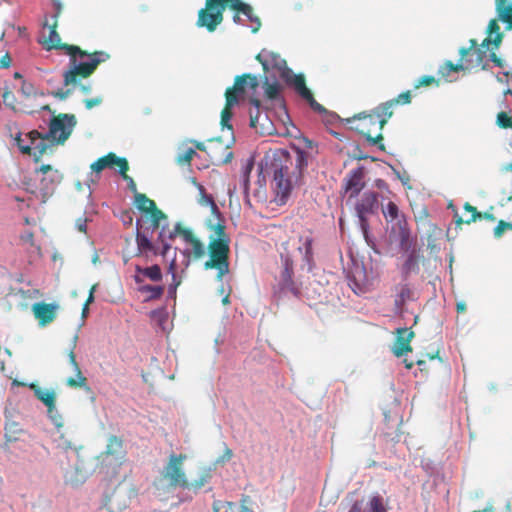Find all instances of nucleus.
I'll return each instance as SVG.
<instances>
[{
    "label": "nucleus",
    "mask_w": 512,
    "mask_h": 512,
    "mask_svg": "<svg viewBox=\"0 0 512 512\" xmlns=\"http://www.w3.org/2000/svg\"><path fill=\"white\" fill-rule=\"evenodd\" d=\"M292 157L285 148H277L265 153L258 163L257 184L265 187L267 176H272L273 202L277 206H285L294 190V182L290 176Z\"/></svg>",
    "instance_id": "nucleus-1"
},
{
    "label": "nucleus",
    "mask_w": 512,
    "mask_h": 512,
    "mask_svg": "<svg viewBox=\"0 0 512 512\" xmlns=\"http://www.w3.org/2000/svg\"><path fill=\"white\" fill-rule=\"evenodd\" d=\"M77 124L75 115L59 114L50 119L48 131L41 133L31 130L26 134L32 147L31 155L34 162H39L42 156L56 144H63L72 134Z\"/></svg>",
    "instance_id": "nucleus-2"
},
{
    "label": "nucleus",
    "mask_w": 512,
    "mask_h": 512,
    "mask_svg": "<svg viewBox=\"0 0 512 512\" xmlns=\"http://www.w3.org/2000/svg\"><path fill=\"white\" fill-rule=\"evenodd\" d=\"M487 33L488 36L482 42L481 47H478V43L475 39H471L469 41L470 46L468 48L461 47L459 49V54L462 61H465L466 64H469V70L482 64L484 58L486 57L485 49H498L502 42L503 33L500 31V26L497 23V20H490L487 26Z\"/></svg>",
    "instance_id": "nucleus-3"
},
{
    "label": "nucleus",
    "mask_w": 512,
    "mask_h": 512,
    "mask_svg": "<svg viewBox=\"0 0 512 512\" xmlns=\"http://www.w3.org/2000/svg\"><path fill=\"white\" fill-rule=\"evenodd\" d=\"M258 84L259 83L257 77L255 75L247 73L236 76L233 87L228 88L226 90V106L221 112L222 130L227 129L230 131L231 134V140L226 145V148H229L235 142L233 126L231 123L233 117V113L231 110L233 109L234 106H236L239 103V98L244 94L245 87L255 90L258 87Z\"/></svg>",
    "instance_id": "nucleus-4"
},
{
    "label": "nucleus",
    "mask_w": 512,
    "mask_h": 512,
    "mask_svg": "<svg viewBox=\"0 0 512 512\" xmlns=\"http://www.w3.org/2000/svg\"><path fill=\"white\" fill-rule=\"evenodd\" d=\"M380 195L374 191H365L355 203V216L358 219V227L367 245L374 251L376 242L370 231L369 215H377L380 209Z\"/></svg>",
    "instance_id": "nucleus-5"
},
{
    "label": "nucleus",
    "mask_w": 512,
    "mask_h": 512,
    "mask_svg": "<svg viewBox=\"0 0 512 512\" xmlns=\"http://www.w3.org/2000/svg\"><path fill=\"white\" fill-rule=\"evenodd\" d=\"M209 259L204 263V269H216L217 280L222 281L224 275L229 273L230 237H208Z\"/></svg>",
    "instance_id": "nucleus-6"
},
{
    "label": "nucleus",
    "mask_w": 512,
    "mask_h": 512,
    "mask_svg": "<svg viewBox=\"0 0 512 512\" xmlns=\"http://www.w3.org/2000/svg\"><path fill=\"white\" fill-rule=\"evenodd\" d=\"M280 259L282 263V270L277 284L273 287V298L279 301L287 297L289 294H292L295 298H300L301 289L293 279V259L288 254H281Z\"/></svg>",
    "instance_id": "nucleus-7"
},
{
    "label": "nucleus",
    "mask_w": 512,
    "mask_h": 512,
    "mask_svg": "<svg viewBox=\"0 0 512 512\" xmlns=\"http://www.w3.org/2000/svg\"><path fill=\"white\" fill-rule=\"evenodd\" d=\"M34 173L36 175H41L38 186H30V184L26 183L28 187L27 191L31 193H36L38 191L41 195L42 202L45 203L47 199L54 193L56 187L60 184L62 180V174L53 169L49 164H42L40 167L36 168Z\"/></svg>",
    "instance_id": "nucleus-8"
},
{
    "label": "nucleus",
    "mask_w": 512,
    "mask_h": 512,
    "mask_svg": "<svg viewBox=\"0 0 512 512\" xmlns=\"http://www.w3.org/2000/svg\"><path fill=\"white\" fill-rule=\"evenodd\" d=\"M65 52L70 55V58H74L75 64H78L77 70L79 75L83 77L91 75L101 62L109 58L106 52L97 51L90 54L76 45L65 47Z\"/></svg>",
    "instance_id": "nucleus-9"
},
{
    "label": "nucleus",
    "mask_w": 512,
    "mask_h": 512,
    "mask_svg": "<svg viewBox=\"0 0 512 512\" xmlns=\"http://www.w3.org/2000/svg\"><path fill=\"white\" fill-rule=\"evenodd\" d=\"M58 463L63 472V479L66 485L73 488L82 486L90 476V471L86 469L84 460L81 458L80 453H76V458L71 462L64 463L62 458L58 459Z\"/></svg>",
    "instance_id": "nucleus-10"
},
{
    "label": "nucleus",
    "mask_w": 512,
    "mask_h": 512,
    "mask_svg": "<svg viewBox=\"0 0 512 512\" xmlns=\"http://www.w3.org/2000/svg\"><path fill=\"white\" fill-rule=\"evenodd\" d=\"M186 459V455L174 454L169 456L168 463L163 467L161 475L169 483L172 488H187V478L183 468V463Z\"/></svg>",
    "instance_id": "nucleus-11"
},
{
    "label": "nucleus",
    "mask_w": 512,
    "mask_h": 512,
    "mask_svg": "<svg viewBox=\"0 0 512 512\" xmlns=\"http://www.w3.org/2000/svg\"><path fill=\"white\" fill-rule=\"evenodd\" d=\"M226 4L221 1L211 2L206 0V7L198 12L197 25L205 27L209 32L216 30L217 26L223 21V12Z\"/></svg>",
    "instance_id": "nucleus-12"
},
{
    "label": "nucleus",
    "mask_w": 512,
    "mask_h": 512,
    "mask_svg": "<svg viewBox=\"0 0 512 512\" xmlns=\"http://www.w3.org/2000/svg\"><path fill=\"white\" fill-rule=\"evenodd\" d=\"M347 280L350 288L356 294L365 293L371 285V280L363 261L351 258V266L347 270Z\"/></svg>",
    "instance_id": "nucleus-13"
},
{
    "label": "nucleus",
    "mask_w": 512,
    "mask_h": 512,
    "mask_svg": "<svg viewBox=\"0 0 512 512\" xmlns=\"http://www.w3.org/2000/svg\"><path fill=\"white\" fill-rule=\"evenodd\" d=\"M364 177L365 167L363 165L351 170L348 174L344 184L345 192L349 193L347 204H349L352 199H356L365 188Z\"/></svg>",
    "instance_id": "nucleus-14"
},
{
    "label": "nucleus",
    "mask_w": 512,
    "mask_h": 512,
    "mask_svg": "<svg viewBox=\"0 0 512 512\" xmlns=\"http://www.w3.org/2000/svg\"><path fill=\"white\" fill-rule=\"evenodd\" d=\"M140 220L136 221V244H137V253L136 256H142L148 261L150 259V255L157 256L158 255V247L152 241L151 236L148 232L141 231L139 229Z\"/></svg>",
    "instance_id": "nucleus-15"
},
{
    "label": "nucleus",
    "mask_w": 512,
    "mask_h": 512,
    "mask_svg": "<svg viewBox=\"0 0 512 512\" xmlns=\"http://www.w3.org/2000/svg\"><path fill=\"white\" fill-rule=\"evenodd\" d=\"M402 257H404V262L400 267V274L402 281H407L412 274L420 272V249L402 253Z\"/></svg>",
    "instance_id": "nucleus-16"
},
{
    "label": "nucleus",
    "mask_w": 512,
    "mask_h": 512,
    "mask_svg": "<svg viewBox=\"0 0 512 512\" xmlns=\"http://www.w3.org/2000/svg\"><path fill=\"white\" fill-rule=\"evenodd\" d=\"M257 59L262 64L265 73H269L270 69H275L280 72L282 77L284 70L290 69L287 63L278 54L263 49L257 56Z\"/></svg>",
    "instance_id": "nucleus-17"
},
{
    "label": "nucleus",
    "mask_w": 512,
    "mask_h": 512,
    "mask_svg": "<svg viewBox=\"0 0 512 512\" xmlns=\"http://www.w3.org/2000/svg\"><path fill=\"white\" fill-rule=\"evenodd\" d=\"M251 104L255 107L256 111L255 114L250 113V127L258 128V126H260L261 133L272 134L275 131L274 125L267 114L262 115L260 111V101L251 99Z\"/></svg>",
    "instance_id": "nucleus-18"
},
{
    "label": "nucleus",
    "mask_w": 512,
    "mask_h": 512,
    "mask_svg": "<svg viewBox=\"0 0 512 512\" xmlns=\"http://www.w3.org/2000/svg\"><path fill=\"white\" fill-rule=\"evenodd\" d=\"M396 225L399 230L398 241L400 251L405 253L408 251L417 250L418 248L416 247V243L412 238L411 230L404 215H401V219L396 222Z\"/></svg>",
    "instance_id": "nucleus-19"
},
{
    "label": "nucleus",
    "mask_w": 512,
    "mask_h": 512,
    "mask_svg": "<svg viewBox=\"0 0 512 512\" xmlns=\"http://www.w3.org/2000/svg\"><path fill=\"white\" fill-rule=\"evenodd\" d=\"M283 81L292 88L300 98H304L310 91L306 86L303 74H295L292 69H286L282 75Z\"/></svg>",
    "instance_id": "nucleus-20"
},
{
    "label": "nucleus",
    "mask_w": 512,
    "mask_h": 512,
    "mask_svg": "<svg viewBox=\"0 0 512 512\" xmlns=\"http://www.w3.org/2000/svg\"><path fill=\"white\" fill-rule=\"evenodd\" d=\"M77 339H78V336L75 335L73 337V341H72V348L70 349L69 354H68L69 362H70L71 366L73 367L76 378H74V377L67 378L66 384L69 387H80V388H84V389L88 390L89 387L87 386V379L82 375V372H81L80 367L76 361V356L74 353V348L76 346Z\"/></svg>",
    "instance_id": "nucleus-21"
},
{
    "label": "nucleus",
    "mask_w": 512,
    "mask_h": 512,
    "mask_svg": "<svg viewBox=\"0 0 512 512\" xmlns=\"http://www.w3.org/2000/svg\"><path fill=\"white\" fill-rule=\"evenodd\" d=\"M290 148L296 154L295 184L299 185V184H301V182L304 178L306 169L308 168L310 155L308 154L307 151H305V149H303L302 147H300L299 145H297L295 143H291Z\"/></svg>",
    "instance_id": "nucleus-22"
},
{
    "label": "nucleus",
    "mask_w": 512,
    "mask_h": 512,
    "mask_svg": "<svg viewBox=\"0 0 512 512\" xmlns=\"http://www.w3.org/2000/svg\"><path fill=\"white\" fill-rule=\"evenodd\" d=\"M59 305L57 303L36 302L32 305V311L42 326L53 321Z\"/></svg>",
    "instance_id": "nucleus-23"
},
{
    "label": "nucleus",
    "mask_w": 512,
    "mask_h": 512,
    "mask_svg": "<svg viewBox=\"0 0 512 512\" xmlns=\"http://www.w3.org/2000/svg\"><path fill=\"white\" fill-rule=\"evenodd\" d=\"M263 88L265 95L268 99L272 101H281L283 102V96L281 94V85L275 75V73L268 74L266 73L265 79L263 82Z\"/></svg>",
    "instance_id": "nucleus-24"
},
{
    "label": "nucleus",
    "mask_w": 512,
    "mask_h": 512,
    "mask_svg": "<svg viewBox=\"0 0 512 512\" xmlns=\"http://www.w3.org/2000/svg\"><path fill=\"white\" fill-rule=\"evenodd\" d=\"M124 157H119L115 155L114 153L110 152L107 155L100 157L95 162L91 164V170L92 172H95L96 174H99L102 170L105 168H113L115 165H120L123 161ZM97 180L99 179V176L96 175Z\"/></svg>",
    "instance_id": "nucleus-25"
},
{
    "label": "nucleus",
    "mask_w": 512,
    "mask_h": 512,
    "mask_svg": "<svg viewBox=\"0 0 512 512\" xmlns=\"http://www.w3.org/2000/svg\"><path fill=\"white\" fill-rule=\"evenodd\" d=\"M27 386L33 391L35 397L46 406V408L53 409V404L56 403V393L54 390H44L35 383H29Z\"/></svg>",
    "instance_id": "nucleus-26"
},
{
    "label": "nucleus",
    "mask_w": 512,
    "mask_h": 512,
    "mask_svg": "<svg viewBox=\"0 0 512 512\" xmlns=\"http://www.w3.org/2000/svg\"><path fill=\"white\" fill-rule=\"evenodd\" d=\"M497 19L506 24V29H512V4L508 0H495Z\"/></svg>",
    "instance_id": "nucleus-27"
},
{
    "label": "nucleus",
    "mask_w": 512,
    "mask_h": 512,
    "mask_svg": "<svg viewBox=\"0 0 512 512\" xmlns=\"http://www.w3.org/2000/svg\"><path fill=\"white\" fill-rule=\"evenodd\" d=\"M24 433L22 425L10 419L8 412H5V438L7 442H16L19 435Z\"/></svg>",
    "instance_id": "nucleus-28"
},
{
    "label": "nucleus",
    "mask_w": 512,
    "mask_h": 512,
    "mask_svg": "<svg viewBox=\"0 0 512 512\" xmlns=\"http://www.w3.org/2000/svg\"><path fill=\"white\" fill-rule=\"evenodd\" d=\"M105 455L107 457H113L115 460H120L124 457L123 442L119 437L115 435L108 437Z\"/></svg>",
    "instance_id": "nucleus-29"
},
{
    "label": "nucleus",
    "mask_w": 512,
    "mask_h": 512,
    "mask_svg": "<svg viewBox=\"0 0 512 512\" xmlns=\"http://www.w3.org/2000/svg\"><path fill=\"white\" fill-rule=\"evenodd\" d=\"M213 467L203 468L200 470L198 478L192 482L187 481V488L185 490H193L195 493L198 492L202 487L210 482L212 478Z\"/></svg>",
    "instance_id": "nucleus-30"
},
{
    "label": "nucleus",
    "mask_w": 512,
    "mask_h": 512,
    "mask_svg": "<svg viewBox=\"0 0 512 512\" xmlns=\"http://www.w3.org/2000/svg\"><path fill=\"white\" fill-rule=\"evenodd\" d=\"M206 228L211 232L209 237H220L225 238L229 237L226 233V219L214 220L208 218L205 220Z\"/></svg>",
    "instance_id": "nucleus-31"
},
{
    "label": "nucleus",
    "mask_w": 512,
    "mask_h": 512,
    "mask_svg": "<svg viewBox=\"0 0 512 512\" xmlns=\"http://www.w3.org/2000/svg\"><path fill=\"white\" fill-rule=\"evenodd\" d=\"M56 442L57 449L60 450L67 462L73 461V459L76 458V453H80L81 447L74 446L71 441L65 439L63 436H61Z\"/></svg>",
    "instance_id": "nucleus-32"
},
{
    "label": "nucleus",
    "mask_w": 512,
    "mask_h": 512,
    "mask_svg": "<svg viewBox=\"0 0 512 512\" xmlns=\"http://www.w3.org/2000/svg\"><path fill=\"white\" fill-rule=\"evenodd\" d=\"M175 251H177V248H175ZM176 269H177V263H176V252H174V256L171 259L169 266H168V273L172 276V283L168 285L167 289V297L170 299L176 298V291L177 287L180 285V281L176 280Z\"/></svg>",
    "instance_id": "nucleus-33"
},
{
    "label": "nucleus",
    "mask_w": 512,
    "mask_h": 512,
    "mask_svg": "<svg viewBox=\"0 0 512 512\" xmlns=\"http://www.w3.org/2000/svg\"><path fill=\"white\" fill-rule=\"evenodd\" d=\"M190 244L192 245V250L191 251L189 249H184L182 251V254L186 258V262H185V266L186 267H188L189 264H190L189 257L191 255V253L193 254L195 259H200V258H202L206 254L205 246H204V244L198 238H196Z\"/></svg>",
    "instance_id": "nucleus-34"
},
{
    "label": "nucleus",
    "mask_w": 512,
    "mask_h": 512,
    "mask_svg": "<svg viewBox=\"0 0 512 512\" xmlns=\"http://www.w3.org/2000/svg\"><path fill=\"white\" fill-rule=\"evenodd\" d=\"M138 291L140 293H149V296L144 300V302H150L152 300H156L162 297L164 293V286L143 283L138 287Z\"/></svg>",
    "instance_id": "nucleus-35"
},
{
    "label": "nucleus",
    "mask_w": 512,
    "mask_h": 512,
    "mask_svg": "<svg viewBox=\"0 0 512 512\" xmlns=\"http://www.w3.org/2000/svg\"><path fill=\"white\" fill-rule=\"evenodd\" d=\"M368 512H387L388 502L380 494H374L367 503Z\"/></svg>",
    "instance_id": "nucleus-36"
},
{
    "label": "nucleus",
    "mask_w": 512,
    "mask_h": 512,
    "mask_svg": "<svg viewBox=\"0 0 512 512\" xmlns=\"http://www.w3.org/2000/svg\"><path fill=\"white\" fill-rule=\"evenodd\" d=\"M44 26L48 27L50 29L49 42L51 43V46L49 47V50L50 49H55V50H64L65 51V47H70L71 46V45H68V44H62L61 43V38H60L59 34L56 31V28H57V24L56 23H53V24L50 25L46 21Z\"/></svg>",
    "instance_id": "nucleus-37"
},
{
    "label": "nucleus",
    "mask_w": 512,
    "mask_h": 512,
    "mask_svg": "<svg viewBox=\"0 0 512 512\" xmlns=\"http://www.w3.org/2000/svg\"><path fill=\"white\" fill-rule=\"evenodd\" d=\"M413 335H414L413 332H409L407 334V337L403 341L401 340V337L396 338V342L392 348V351L396 357H402L408 351H411V347H410L409 343H410Z\"/></svg>",
    "instance_id": "nucleus-38"
},
{
    "label": "nucleus",
    "mask_w": 512,
    "mask_h": 512,
    "mask_svg": "<svg viewBox=\"0 0 512 512\" xmlns=\"http://www.w3.org/2000/svg\"><path fill=\"white\" fill-rule=\"evenodd\" d=\"M69 68L64 72L63 74V83L65 86H68L70 84H78L79 79L77 78V75H79V72L77 70L78 64H75L74 58H69Z\"/></svg>",
    "instance_id": "nucleus-39"
},
{
    "label": "nucleus",
    "mask_w": 512,
    "mask_h": 512,
    "mask_svg": "<svg viewBox=\"0 0 512 512\" xmlns=\"http://www.w3.org/2000/svg\"><path fill=\"white\" fill-rule=\"evenodd\" d=\"M397 105V100L386 101L373 109V113L378 118H390L393 115V107Z\"/></svg>",
    "instance_id": "nucleus-40"
},
{
    "label": "nucleus",
    "mask_w": 512,
    "mask_h": 512,
    "mask_svg": "<svg viewBox=\"0 0 512 512\" xmlns=\"http://www.w3.org/2000/svg\"><path fill=\"white\" fill-rule=\"evenodd\" d=\"M463 208L465 211L470 212L471 216L470 218L463 220L455 211L454 219L457 225H460L462 223L470 224L472 222H475L477 219H482V213L477 211V209L474 206L470 205L469 203H465Z\"/></svg>",
    "instance_id": "nucleus-41"
},
{
    "label": "nucleus",
    "mask_w": 512,
    "mask_h": 512,
    "mask_svg": "<svg viewBox=\"0 0 512 512\" xmlns=\"http://www.w3.org/2000/svg\"><path fill=\"white\" fill-rule=\"evenodd\" d=\"M134 202L136 208L142 212H148L149 209L155 208V202L139 192L134 194Z\"/></svg>",
    "instance_id": "nucleus-42"
},
{
    "label": "nucleus",
    "mask_w": 512,
    "mask_h": 512,
    "mask_svg": "<svg viewBox=\"0 0 512 512\" xmlns=\"http://www.w3.org/2000/svg\"><path fill=\"white\" fill-rule=\"evenodd\" d=\"M382 213L388 222L401 219L399 207L392 201H389L385 207H382Z\"/></svg>",
    "instance_id": "nucleus-43"
},
{
    "label": "nucleus",
    "mask_w": 512,
    "mask_h": 512,
    "mask_svg": "<svg viewBox=\"0 0 512 512\" xmlns=\"http://www.w3.org/2000/svg\"><path fill=\"white\" fill-rule=\"evenodd\" d=\"M128 169H129L128 162H127L126 158H123V161L119 165L118 174L123 178L124 181L127 182V188L135 194V193H137V187H136V184H135L133 178L126 174Z\"/></svg>",
    "instance_id": "nucleus-44"
},
{
    "label": "nucleus",
    "mask_w": 512,
    "mask_h": 512,
    "mask_svg": "<svg viewBox=\"0 0 512 512\" xmlns=\"http://www.w3.org/2000/svg\"><path fill=\"white\" fill-rule=\"evenodd\" d=\"M143 276L153 282H160L162 281L163 273L158 264H153L144 268Z\"/></svg>",
    "instance_id": "nucleus-45"
},
{
    "label": "nucleus",
    "mask_w": 512,
    "mask_h": 512,
    "mask_svg": "<svg viewBox=\"0 0 512 512\" xmlns=\"http://www.w3.org/2000/svg\"><path fill=\"white\" fill-rule=\"evenodd\" d=\"M313 240L312 238L307 237L304 242V255H303V262L308 266V271L311 272L314 266L313 261V247H312Z\"/></svg>",
    "instance_id": "nucleus-46"
},
{
    "label": "nucleus",
    "mask_w": 512,
    "mask_h": 512,
    "mask_svg": "<svg viewBox=\"0 0 512 512\" xmlns=\"http://www.w3.org/2000/svg\"><path fill=\"white\" fill-rule=\"evenodd\" d=\"M14 144L18 147L19 151L25 155H31L32 147L30 146V140L26 137L22 138V133L18 131L13 137Z\"/></svg>",
    "instance_id": "nucleus-47"
},
{
    "label": "nucleus",
    "mask_w": 512,
    "mask_h": 512,
    "mask_svg": "<svg viewBox=\"0 0 512 512\" xmlns=\"http://www.w3.org/2000/svg\"><path fill=\"white\" fill-rule=\"evenodd\" d=\"M308 105L309 107L314 111V112H317L319 113L321 116L324 115V113H327V109L321 105L320 103H318L315 98L313 97V94L312 92H309L304 98H302Z\"/></svg>",
    "instance_id": "nucleus-48"
},
{
    "label": "nucleus",
    "mask_w": 512,
    "mask_h": 512,
    "mask_svg": "<svg viewBox=\"0 0 512 512\" xmlns=\"http://www.w3.org/2000/svg\"><path fill=\"white\" fill-rule=\"evenodd\" d=\"M47 417L51 420V422L57 427H62L63 421L62 416L56 408V403L53 404V409L47 408Z\"/></svg>",
    "instance_id": "nucleus-49"
},
{
    "label": "nucleus",
    "mask_w": 512,
    "mask_h": 512,
    "mask_svg": "<svg viewBox=\"0 0 512 512\" xmlns=\"http://www.w3.org/2000/svg\"><path fill=\"white\" fill-rule=\"evenodd\" d=\"M397 295L406 302L415 300L414 292L411 290L409 284L407 283L400 284Z\"/></svg>",
    "instance_id": "nucleus-50"
},
{
    "label": "nucleus",
    "mask_w": 512,
    "mask_h": 512,
    "mask_svg": "<svg viewBox=\"0 0 512 512\" xmlns=\"http://www.w3.org/2000/svg\"><path fill=\"white\" fill-rule=\"evenodd\" d=\"M152 319L156 320L160 325H163L168 319V313L165 307L154 309L150 312Z\"/></svg>",
    "instance_id": "nucleus-51"
},
{
    "label": "nucleus",
    "mask_w": 512,
    "mask_h": 512,
    "mask_svg": "<svg viewBox=\"0 0 512 512\" xmlns=\"http://www.w3.org/2000/svg\"><path fill=\"white\" fill-rule=\"evenodd\" d=\"M496 124L500 128H511L512 118L504 111L497 114Z\"/></svg>",
    "instance_id": "nucleus-52"
},
{
    "label": "nucleus",
    "mask_w": 512,
    "mask_h": 512,
    "mask_svg": "<svg viewBox=\"0 0 512 512\" xmlns=\"http://www.w3.org/2000/svg\"><path fill=\"white\" fill-rule=\"evenodd\" d=\"M148 212H150L151 222L162 223L168 219L167 215L163 213L161 210H159L156 205L155 208L149 209Z\"/></svg>",
    "instance_id": "nucleus-53"
},
{
    "label": "nucleus",
    "mask_w": 512,
    "mask_h": 512,
    "mask_svg": "<svg viewBox=\"0 0 512 512\" xmlns=\"http://www.w3.org/2000/svg\"><path fill=\"white\" fill-rule=\"evenodd\" d=\"M446 69H447V73H450L452 71L457 72V71L469 70V64H466V62L462 61V59L460 58V61L456 64H453L451 61H447Z\"/></svg>",
    "instance_id": "nucleus-54"
},
{
    "label": "nucleus",
    "mask_w": 512,
    "mask_h": 512,
    "mask_svg": "<svg viewBox=\"0 0 512 512\" xmlns=\"http://www.w3.org/2000/svg\"><path fill=\"white\" fill-rule=\"evenodd\" d=\"M509 229H512V222L509 223V222L500 220L493 230L494 237L495 238L502 237L504 231L509 230Z\"/></svg>",
    "instance_id": "nucleus-55"
},
{
    "label": "nucleus",
    "mask_w": 512,
    "mask_h": 512,
    "mask_svg": "<svg viewBox=\"0 0 512 512\" xmlns=\"http://www.w3.org/2000/svg\"><path fill=\"white\" fill-rule=\"evenodd\" d=\"M20 90L25 97L37 96V90L35 89L34 85L30 82H27L26 80H22Z\"/></svg>",
    "instance_id": "nucleus-56"
},
{
    "label": "nucleus",
    "mask_w": 512,
    "mask_h": 512,
    "mask_svg": "<svg viewBox=\"0 0 512 512\" xmlns=\"http://www.w3.org/2000/svg\"><path fill=\"white\" fill-rule=\"evenodd\" d=\"M323 118V122L325 124H334V123H338V122H345V119H342L337 113L333 112V111H329L327 110V113H324V115L322 116Z\"/></svg>",
    "instance_id": "nucleus-57"
},
{
    "label": "nucleus",
    "mask_w": 512,
    "mask_h": 512,
    "mask_svg": "<svg viewBox=\"0 0 512 512\" xmlns=\"http://www.w3.org/2000/svg\"><path fill=\"white\" fill-rule=\"evenodd\" d=\"M195 185L197 186V189H198L199 194L201 196V200L199 201V203L201 205L203 204V202H205L206 205L210 204L211 203L210 199L214 200V197L211 194H208L206 192V189H205V187L202 184L195 183Z\"/></svg>",
    "instance_id": "nucleus-58"
},
{
    "label": "nucleus",
    "mask_w": 512,
    "mask_h": 512,
    "mask_svg": "<svg viewBox=\"0 0 512 512\" xmlns=\"http://www.w3.org/2000/svg\"><path fill=\"white\" fill-rule=\"evenodd\" d=\"M54 12L51 14L50 18L53 23L57 24L58 18L62 12L63 5L61 0H51Z\"/></svg>",
    "instance_id": "nucleus-59"
},
{
    "label": "nucleus",
    "mask_w": 512,
    "mask_h": 512,
    "mask_svg": "<svg viewBox=\"0 0 512 512\" xmlns=\"http://www.w3.org/2000/svg\"><path fill=\"white\" fill-rule=\"evenodd\" d=\"M224 446H225V449H224V453H223V455H222V456H220V457H218V458L215 460V462L213 463V465L211 466V467H213L214 469H215V467H216V465H217V464H223V463H226V462H228V461L232 458V456H233V452H232V450H231L230 448H228V447L226 446V444H224Z\"/></svg>",
    "instance_id": "nucleus-60"
},
{
    "label": "nucleus",
    "mask_w": 512,
    "mask_h": 512,
    "mask_svg": "<svg viewBox=\"0 0 512 512\" xmlns=\"http://www.w3.org/2000/svg\"><path fill=\"white\" fill-rule=\"evenodd\" d=\"M73 90L74 88H68L66 90L58 89L56 91L49 92L48 94L63 101L66 100L73 93Z\"/></svg>",
    "instance_id": "nucleus-61"
},
{
    "label": "nucleus",
    "mask_w": 512,
    "mask_h": 512,
    "mask_svg": "<svg viewBox=\"0 0 512 512\" xmlns=\"http://www.w3.org/2000/svg\"><path fill=\"white\" fill-rule=\"evenodd\" d=\"M354 158L356 160H366V159H370L371 161L373 162H376V161H381V159H379L378 157H375V156H371V155H368V154H365L358 146L354 149ZM384 160H382L383 162Z\"/></svg>",
    "instance_id": "nucleus-62"
},
{
    "label": "nucleus",
    "mask_w": 512,
    "mask_h": 512,
    "mask_svg": "<svg viewBox=\"0 0 512 512\" xmlns=\"http://www.w3.org/2000/svg\"><path fill=\"white\" fill-rule=\"evenodd\" d=\"M435 82H436V80H435V78L433 76H431V75H424V76L419 77L416 80V82L414 84V87L415 88H419V87H421L423 85H430V84H433Z\"/></svg>",
    "instance_id": "nucleus-63"
},
{
    "label": "nucleus",
    "mask_w": 512,
    "mask_h": 512,
    "mask_svg": "<svg viewBox=\"0 0 512 512\" xmlns=\"http://www.w3.org/2000/svg\"><path fill=\"white\" fill-rule=\"evenodd\" d=\"M196 155L197 153L194 148H187L182 154L179 155L178 160L180 162H189Z\"/></svg>",
    "instance_id": "nucleus-64"
}]
</instances>
